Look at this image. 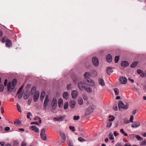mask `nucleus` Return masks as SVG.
I'll return each instance as SVG.
<instances>
[{
    "mask_svg": "<svg viewBox=\"0 0 146 146\" xmlns=\"http://www.w3.org/2000/svg\"><path fill=\"white\" fill-rule=\"evenodd\" d=\"M60 133L62 139L65 140L66 139V137L65 135L62 132H60Z\"/></svg>",
    "mask_w": 146,
    "mask_h": 146,
    "instance_id": "72a5a7b5",
    "label": "nucleus"
},
{
    "mask_svg": "<svg viewBox=\"0 0 146 146\" xmlns=\"http://www.w3.org/2000/svg\"><path fill=\"white\" fill-rule=\"evenodd\" d=\"M17 94H18V98L19 99H20L23 96V93L21 92L18 91Z\"/></svg>",
    "mask_w": 146,
    "mask_h": 146,
    "instance_id": "7c9ffc66",
    "label": "nucleus"
},
{
    "mask_svg": "<svg viewBox=\"0 0 146 146\" xmlns=\"http://www.w3.org/2000/svg\"><path fill=\"white\" fill-rule=\"evenodd\" d=\"M71 84H70L67 85V88L68 89H70L71 88Z\"/></svg>",
    "mask_w": 146,
    "mask_h": 146,
    "instance_id": "13d9d810",
    "label": "nucleus"
},
{
    "mask_svg": "<svg viewBox=\"0 0 146 146\" xmlns=\"http://www.w3.org/2000/svg\"><path fill=\"white\" fill-rule=\"evenodd\" d=\"M27 145V144L25 141H23L21 144V146H26Z\"/></svg>",
    "mask_w": 146,
    "mask_h": 146,
    "instance_id": "3c124183",
    "label": "nucleus"
},
{
    "mask_svg": "<svg viewBox=\"0 0 146 146\" xmlns=\"http://www.w3.org/2000/svg\"><path fill=\"white\" fill-rule=\"evenodd\" d=\"M31 115V113L30 112H29L27 113V117L28 118H30V116Z\"/></svg>",
    "mask_w": 146,
    "mask_h": 146,
    "instance_id": "6e6d98bb",
    "label": "nucleus"
},
{
    "mask_svg": "<svg viewBox=\"0 0 146 146\" xmlns=\"http://www.w3.org/2000/svg\"><path fill=\"white\" fill-rule=\"evenodd\" d=\"M36 126L35 125H33L31 126L30 127L31 128L32 130H34L36 128Z\"/></svg>",
    "mask_w": 146,
    "mask_h": 146,
    "instance_id": "4d7b16f0",
    "label": "nucleus"
},
{
    "mask_svg": "<svg viewBox=\"0 0 146 146\" xmlns=\"http://www.w3.org/2000/svg\"><path fill=\"white\" fill-rule=\"evenodd\" d=\"M68 144L69 146H72L73 144L72 142L71 141H69L68 142Z\"/></svg>",
    "mask_w": 146,
    "mask_h": 146,
    "instance_id": "603ef678",
    "label": "nucleus"
},
{
    "mask_svg": "<svg viewBox=\"0 0 146 146\" xmlns=\"http://www.w3.org/2000/svg\"><path fill=\"white\" fill-rule=\"evenodd\" d=\"M7 39L6 37H4L3 38L2 40V42L3 43L6 42Z\"/></svg>",
    "mask_w": 146,
    "mask_h": 146,
    "instance_id": "09e8293b",
    "label": "nucleus"
},
{
    "mask_svg": "<svg viewBox=\"0 0 146 146\" xmlns=\"http://www.w3.org/2000/svg\"><path fill=\"white\" fill-rule=\"evenodd\" d=\"M106 59L107 62L109 63L112 60V57L110 54H108L106 56Z\"/></svg>",
    "mask_w": 146,
    "mask_h": 146,
    "instance_id": "dca6fc26",
    "label": "nucleus"
},
{
    "mask_svg": "<svg viewBox=\"0 0 146 146\" xmlns=\"http://www.w3.org/2000/svg\"><path fill=\"white\" fill-rule=\"evenodd\" d=\"M23 86H22L21 87V88H19V91H19V92H21V91L22 90V89L23 88Z\"/></svg>",
    "mask_w": 146,
    "mask_h": 146,
    "instance_id": "774afa93",
    "label": "nucleus"
},
{
    "mask_svg": "<svg viewBox=\"0 0 146 146\" xmlns=\"http://www.w3.org/2000/svg\"><path fill=\"white\" fill-rule=\"evenodd\" d=\"M21 123V122L19 120H17V121H16L15 123H14L15 124L17 125V126H18V125L19 124H20Z\"/></svg>",
    "mask_w": 146,
    "mask_h": 146,
    "instance_id": "79ce46f5",
    "label": "nucleus"
},
{
    "mask_svg": "<svg viewBox=\"0 0 146 146\" xmlns=\"http://www.w3.org/2000/svg\"><path fill=\"white\" fill-rule=\"evenodd\" d=\"M78 103L80 105L83 104V99L81 97H79L78 99Z\"/></svg>",
    "mask_w": 146,
    "mask_h": 146,
    "instance_id": "a878e982",
    "label": "nucleus"
},
{
    "mask_svg": "<svg viewBox=\"0 0 146 146\" xmlns=\"http://www.w3.org/2000/svg\"><path fill=\"white\" fill-rule=\"evenodd\" d=\"M116 95H117L119 94V90L117 88H114L113 89Z\"/></svg>",
    "mask_w": 146,
    "mask_h": 146,
    "instance_id": "473e14b6",
    "label": "nucleus"
},
{
    "mask_svg": "<svg viewBox=\"0 0 146 146\" xmlns=\"http://www.w3.org/2000/svg\"><path fill=\"white\" fill-rule=\"evenodd\" d=\"M50 101V99L49 98L48 96L46 95L44 103V106L45 108H46V106L49 102Z\"/></svg>",
    "mask_w": 146,
    "mask_h": 146,
    "instance_id": "9d476101",
    "label": "nucleus"
},
{
    "mask_svg": "<svg viewBox=\"0 0 146 146\" xmlns=\"http://www.w3.org/2000/svg\"><path fill=\"white\" fill-rule=\"evenodd\" d=\"M63 101L62 99L60 98L58 100V104L60 108H62L63 106Z\"/></svg>",
    "mask_w": 146,
    "mask_h": 146,
    "instance_id": "a211bd4d",
    "label": "nucleus"
},
{
    "mask_svg": "<svg viewBox=\"0 0 146 146\" xmlns=\"http://www.w3.org/2000/svg\"><path fill=\"white\" fill-rule=\"evenodd\" d=\"M57 106V100L55 98H54L53 99L52 106V108L53 109H55Z\"/></svg>",
    "mask_w": 146,
    "mask_h": 146,
    "instance_id": "6e6552de",
    "label": "nucleus"
},
{
    "mask_svg": "<svg viewBox=\"0 0 146 146\" xmlns=\"http://www.w3.org/2000/svg\"><path fill=\"white\" fill-rule=\"evenodd\" d=\"M17 110L19 112H21V108L20 106L18 104H17Z\"/></svg>",
    "mask_w": 146,
    "mask_h": 146,
    "instance_id": "a18cd8bd",
    "label": "nucleus"
},
{
    "mask_svg": "<svg viewBox=\"0 0 146 146\" xmlns=\"http://www.w3.org/2000/svg\"><path fill=\"white\" fill-rule=\"evenodd\" d=\"M68 106V102H65L64 105V109H67Z\"/></svg>",
    "mask_w": 146,
    "mask_h": 146,
    "instance_id": "2f4dec72",
    "label": "nucleus"
},
{
    "mask_svg": "<svg viewBox=\"0 0 146 146\" xmlns=\"http://www.w3.org/2000/svg\"><path fill=\"white\" fill-rule=\"evenodd\" d=\"M136 135L134 134H132L130 135L129 136V137L131 139H133L135 137Z\"/></svg>",
    "mask_w": 146,
    "mask_h": 146,
    "instance_id": "58836bf2",
    "label": "nucleus"
},
{
    "mask_svg": "<svg viewBox=\"0 0 146 146\" xmlns=\"http://www.w3.org/2000/svg\"><path fill=\"white\" fill-rule=\"evenodd\" d=\"M31 125L35 124L37 125H39V124L37 122H32L31 123Z\"/></svg>",
    "mask_w": 146,
    "mask_h": 146,
    "instance_id": "5fc2aeb1",
    "label": "nucleus"
},
{
    "mask_svg": "<svg viewBox=\"0 0 146 146\" xmlns=\"http://www.w3.org/2000/svg\"><path fill=\"white\" fill-rule=\"evenodd\" d=\"M62 96L63 98L65 100H67L69 98V94L68 92H64L63 93Z\"/></svg>",
    "mask_w": 146,
    "mask_h": 146,
    "instance_id": "ddd939ff",
    "label": "nucleus"
},
{
    "mask_svg": "<svg viewBox=\"0 0 146 146\" xmlns=\"http://www.w3.org/2000/svg\"><path fill=\"white\" fill-rule=\"evenodd\" d=\"M109 136L110 139V140H111L114 139V137L113 136V134L112 133H110L109 134Z\"/></svg>",
    "mask_w": 146,
    "mask_h": 146,
    "instance_id": "e433bc0d",
    "label": "nucleus"
},
{
    "mask_svg": "<svg viewBox=\"0 0 146 146\" xmlns=\"http://www.w3.org/2000/svg\"><path fill=\"white\" fill-rule=\"evenodd\" d=\"M138 63L137 62H134L131 65V67L132 68H134L137 65Z\"/></svg>",
    "mask_w": 146,
    "mask_h": 146,
    "instance_id": "c85d7f7f",
    "label": "nucleus"
},
{
    "mask_svg": "<svg viewBox=\"0 0 146 146\" xmlns=\"http://www.w3.org/2000/svg\"><path fill=\"white\" fill-rule=\"evenodd\" d=\"M109 118H110L109 119V121H113L114 120V119H115V117L113 116L109 115Z\"/></svg>",
    "mask_w": 146,
    "mask_h": 146,
    "instance_id": "f704fd0d",
    "label": "nucleus"
},
{
    "mask_svg": "<svg viewBox=\"0 0 146 146\" xmlns=\"http://www.w3.org/2000/svg\"><path fill=\"white\" fill-rule=\"evenodd\" d=\"M92 61L93 65L95 67H97L99 64V60L98 58L95 57H93L92 59Z\"/></svg>",
    "mask_w": 146,
    "mask_h": 146,
    "instance_id": "423d86ee",
    "label": "nucleus"
},
{
    "mask_svg": "<svg viewBox=\"0 0 146 146\" xmlns=\"http://www.w3.org/2000/svg\"><path fill=\"white\" fill-rule=\"evenodd\" d=\"M83 97L84 99L85 100H87L88 99V97L85 94H83Z\"/></svg>",
    "mask_w": 146,
    "mask_h": 146,
    "instance_id": "a19ab883",
    "label": "nucleus"
},
{
    "mask_svg": "<svg viewBox=\"0 0 146 146\" xmlns=\"http://www.w3.org/2000/svg\"><path fill=\"white\" fill-rule=\"evenodd\" d=\"M12 42L11 40L7 39L6 42V45L7 47H10L11 46Z\"/></svg>",
    "mask_w": 146,
    "mask_h": 146,
    "instance_id": "412c9836",
    "label": "nucleus"
},
{
    "mask_svg": "<svg viewBox=\"0 0 146 146\" xmlns=\"http://www.w3.org/2000/svg\"><path fill=\"white\" fill-rule=\"evenodd\" d=\"M78 141L81 142H83L85 141L84 139L82 137H80L78 138Z\"/></svg>",
    "mask_w": 146,
    "mask_h": 146,
    "instance_id": "c03bdc74",
    "label": "nucleus"
},
{
    "mask_svg": "<svg viewBox=\"0 0 146 146\" xmlns=\"http://www.w3.org/2000/svg\"><path fill=\"white\" fill-rule=\"evenodd\" d=\"M119 59V56H116L115 58V62L116 63L118 62Z\"/></svg>",
    "mask_w": 146,
    "mask_h": 146,
    "instance_id": "ea45409f",
    "label": "nucleus"
},
{
    "mask_svg": "<svg viewBox=\"0 0 146 146\" xmlns=\"http://www.w3.org/2000/svg\"><path fill=\"white\" fill-rule=\"evenodd\" d=\"M15 88L14 86L12 85L11 82H9L8 83L7 85V88L8 91L9 92H11Z\"/></svg>",
    "mask_w": 146,
    "mask_h": 146,
    "instance_id": "0eeeda50",
    "label": "nucleus"
},
{
    "mask_svg": "<svg viewBox=\"0 0 146 146\" xmlns=\"http://www.w3.org/2000/svg\"><path fill=\"white\" fill-rule=\"evenodd\" d=\"M80 118V117L79 116H75L73 117V119L75 120H78Z\"/></svg>",
    "mask_w": 146,
    "mask_h": 146,
    "instance_id": "37998d69",
    "label": "nucleus"
},
{
    "mask_svg": "<svg viewBox=\"0 0 146 146\" xmlns=\"http://www.w3.org/2000/svg\"><path fill=\"white\" fill-rule=\"evenodd\" d=\"M98 82L102 86H104L105 83L104 80L101 78H100L98 80Z\"/></svg>",
    "mask_w": 146,
    "mask_h": 146,
    "instance_id": "393cba45",
    "label": "nucleus"
},
{
    "mask_svg": "<svg viewBox=\"0 0 146 146\" xmlns=\"http://www.w3.org/2000/svg\"><path fill=\"white\" fill-rule=\"evenodd\" d=\"M66 117L65 116H60L57 117H54L53 119L57 121H61L64 119Z\"/></svg>",
    "mask_w": 146,
    "mask_h": 146,
    "instance_id": "4468645a",
    "label": "nucleus"
},
{
    "mask_svg": "<svg viewBox=\"0 0 146 146\" xmlns=\"http://www.w3.org/2000/svg\"><path fill=\"white\" fill-rule=\"evenodd\" d=\"M112 124V123L109 121L108 123L107 127H110L111 126Z\"/></svg>",
    "mask_w": 146,
    "mask_h": 146,
    "instance_id": "49530a36",
    "label": "nucleus"
},
{
    "mask_svg": "<svg viewBox=\"0 0 146 146\" xmlns=\"http://www.w3.org/2000/svg\"><path fill=\"white\" fill-rule=\"evenodd\" d=\"M4 88V86L3 85H0V91L1 92L3 91Z\"/></svg>",
    "mask_w": 146,
    "mask_h": 146,
    "instance_id": "8fccbe9b",
    "label": "nucleus"
},
{
    "mask_svg": "<svg viewBox=\"0 0 146 146\" xmlns=\"http://www.w3.org/2000/svg\"><path fill=\"white\" fill-rule=\"evenodd\" d=\"M113 72V70L111 68L108 67L107 68V72L108 75H110Z\"/></svg>",
    "mask_w": 146,
    "mask_h": 146,
    "instance_id": "6ab92c4d",
    "label": "nucleus"
},
{
    "mask_svg": "<svg viewBox=\"0 0 146 146\" xmlns=\"http://www.w3.org/2000/svg\"><path fill=\"white\" fill-rule=\"evenodd\" d=\"M34 130L36 132H38L39 131V129L36 127V128Z\"/></svg>",
    "mask_w": 146,
    "mask_h": 146,
    "instance_id": "680f3d73",
    "label": "nucleus"
},
{
    "mask_svg": "<svg viewBox=\"0 0 146 146\" xmlns=\"http://www.w3.org/2000/svg\"><path fill=\"white\" fill-rule=\"evenodd\" d=\"M137 72L140 75V76L141 77L145 76V73H144L143 71L140 69L138 70H137Z\"/></svg>",
    "mask_w": 146,
    "mask_h": 146,
    "instance_id": "f3484780",
    "label": "nucleus"
},
{
    "mask_svg": "<svg viewBox=\"0 0 146 146\" xmlns=\"http://www.w3.org/2000/svg\"><path fill=\"white\" fill-rule=\"evenodd\" d=\"M133 116L132 115H131L130 116V122H131L132 123H133Z\"/></svg>",
    "mask_w": 146,
    "mask_h": 146,
    "instance_id": "864d4df0",
    "label": "nucleus"
},
{
    "mask_svg": "<svg viewBox=\"0 0 146 146\" xmlns=\"http://www.w3.org/2000/svg\"><path fill=\"white\" fill-rule=\"evenodd\" d=\"M113 134L115 136H117L118 134L117 133L116 131H114V132Z\"/></svg>",
    "mask_w": 146,
    "mask_h": 146,
    "instance_id": "0e129e2a",
    "label": "nucleus"
},
{
    "mask_svg": "<svg viewBox=\"0 0 146 146\" xmlns=\"http://www.w3.org/2000/svg\"><path fill=\"white\" fill-rule=\"evenodd\" d=\"M90 76V73L89 72H86L84 74V77L86 79L89 78V77Z\"/></svg>",
    "mask_w": 146,
    "mask_h": 146,
    "instance_id": "bb28decb",
    "label": "nucleus"
},
{
    "mask_svg": "<svg viewBox=\"0 0 146 146\" xmlns=\"http://www.w3.org/2000/svg\"><path fill=\"white\" fill-rule=\"evenodd\" d=\"M135 137L138 140L142 141L143 140V138L138 135H136Z\"/></svg>",
    "mask_w": 146,
    "mask_h": 146,
    "instance_id": "4c0bfd02",
    "label": "nucleus"
},
{
    "mask_svg": "<svg viewBox=\"0 0 146 146\" xmlns=\"http://www.w3.org/2000/svg\"><path fill=\"white\" fill-rule=\"evenodd\" d=\"M145 141H143L141 144V145H145Z\"/></svg>",
    "mask_w": 146,
    "mask_h": 146,
    "instance_id": "69168bd1",
    "label": "nucleus"
},
{
    "mask_svg": "<svg viewBox=\"0 0 146 146\" xmlns=\"http://www.w3.org/2000/svg\"><path fill=\"white\" fill-rule=\"evenodd\" d=\"M45 96V92H42L41 94L40 99L42 101L44 99Z\"/></svg>",
    "mask_w": 146,
    "mask_h": 146,
    "instance_id": "cd10ccee",
    "label": "nucleus"
},
{
    "mask_svg": "<svg viewBox=\"0 0 146 146\" xmlns=\"http://www.w3.org/2000/svg\"><path fill=\"white\" fill-rule=\"evenodd\" d=\"M140 122L138 121H135L134 124H132L131 127L133 128H136L139 126Z\"/></svg>",
    "mask_w": 146,
    "mask_h": 146,
    "instance_id": "2eb2a0df",
    "label": "nucleus"
},
{
    "mask_svg": "<svg viewBox=\"0 0 146 146\" xmlns=\"http://www.w3.org/2000/svg\"><path fill=\"white\" fill-rule=\"evenodd\" d=\"M1 112L2 113H3L4 112L3 108L2 107H1Z\"/></svg>",
    "mask_w": 146,
    "mask_h": 146,
    "instance_id": "052dcab7",
    "label": "nucleus"
},
{
    "mask_svg": "<svg viewBox=\"0 0 146 146\" xmlns=\"http://www.w3.org/2000/svg\"><path fill=\"white\" fill-rule=\"evenodd\" d=\"M7 80H5L4 83L5 86H6L7 85Z\"/></svg>",
    "mask_w": 146,
    "mask_h": 146,
    "instance_id": "338daca9",
    "label": "nucleus"
},
{
    "mask_svg": "<svg viewBox=\"0 0 146 146\" xmlns=\"http://www.w3.org/2000/svg\"><path fill=\"white\" fill-rule=\"evenodd\" d=\"M85 86L84 83L82 82H80L78 84V88L81 90H84Z\"/></svg>",
    "mask_w": 146,
    "mask_h": 146,
    "instance_id": "9b49d317",
    "label": "nucleus"
},
{
    "mask_svg": "<svg viewBox=\"0 0 146 146\" xmlns=\"http://www.w3.org/2000/svg\"><path fill=\"white\" fill-rule=\"evenodd\" d=\"M84 89L87 92L90 93L92 92V89L91 87L89 86H86Z\"/></svg>",
    "mask_w": 146,
    "mask_h": 146,
    "instance_id": "aec40b11",
    "label": "nucleus"
},
{
    "mask_svg": "<svg viewBox=\"0 0 146 146\" xmlns=\"http://www.w3.org/2000/svg\"><path fill=\"white\" fill-rule=\"evenodd\" d=\"M120 131L121 133H122L125 136H127V134L124 131V130L123 129H121L120 130Z\"/></svg>",
    "mask_w": 146,
    "mask_h": 146,
    "instance_id": "c9c22d12",
    "label": "nucleus"
},
{
    "mask_svg": "<svg viewBox=\"0 0 146 146\" xmlns=\"http://www.w3.org/2000/svg\"><path fill=\"white\" fill-rule=\"evenodd\" d=\"M31 99H29L28 100V104L29 105H30L31 102Z\"/></svg>",
    "mask_w": 146,
    "mask_h": 146,
    "instance_id": "e2e57ef3",
    "label": "nucleus"
},
{
    "mask_svg": "<svg viewBox=\"0 0 146 146\" xmlns=\"http://www.w3.org/2000/svg\"><path fill=\"white\" fill-rule=\"evenodd\" d=\"M40 136L42 139L43 140H46V139L45 130L44 129H42L41 130L40 133Z\"/></svg>",
    "mask_w": 146,
    "mask_h": 146,
    "instance_id": "39448f33",
    "label": "nucleus"
},
{
    "mask_svg": "<svg viewBox=\"0 0 146 146\" xmlns=\"http://www.w3.org/2000/svg\"><path fill=\"white\" fill-rule=\"evenodd\" d=\"M29 93L28 91L25 92L24 95V98L25 99H27L29 96Z\"/></svg>",
    "mask_w": 146,
    "mask_h": 146,
    "instance_id": "4be33fe9",
    "label": "nucleus"
},
{
    "mask_svg": "<svg viewBox=\"0 0 146 146\" xmlns=\"http://www.w3.org/2000/svg\"><path fill=\"white\" fill-rule=\"evenodd\" d=\"M91 75L93 77H95L97 75V72L95 70H92L90 72Z\"/></svg>",
    "mask_w": 146,
    "mask_h": 146,
    "instance_id": "b1692460",
    "label": "nucleus"
},
{
    "mask_svg": "<svg viewBox=\"0 0 146 146\" xmlns=\"http://www.w3.org/2000/svg\"><path fill=\"white\" fill-rule=\"evenodd\" d=\"M36 88L34 87L32 88L31 90V93L33 94L34 93L33 96V99L35 102H36L37 101L39 96V92L38 91H36Z\"/></svg>",
    "mask_w": 146,
    "mask_h": 146,
    "instance_id": "f257e3e1",
    "label": "nucleus"
},
{
    "mask_svg": "<svg viewBox=\"0 0 146 146\" xmlns=\"http://www.w3.org/2000/svg\"><path fill=\"white\" fill-rule=\"evenodd\" d=\"M128 65V63L127 61H124L122 62L121 65L123 67H126Z\"/></svg>",
    "mask_w": 146,
    "mask_h": 146,
    "instance_id": "5701e85b",
    "label": "nucleus"
},
{
    "mask_svg": "<svg viewBox=\"0 0 146 146\" xmlns=\"http://www.w3.org/2000/svg\"><path fill=\"white\" fill-rule=\"evenodd\" d=\"M76 104V102L74 100H71L69 102V106L72 108H74Z\"/></svg>",
    "mask_w": 146,
    "mask_h": 146,
    "instance_id": "f8f14e48",
    "label": "nucleus"
},
{
    "mask_svg": "<svg viewBox=\"0 0 146 146\" xmlns=\"http://www.w3.org/2000/svg\"><path fill=\"white\" fill-rule=\"evenodd\" d=\"M79 94L78 92L76 90H73L71 92V95L73 99H76Z\"/></svg>",
    "mask_w": 146,
    "mask_h": 146,
    "instance_id": "20e7f679",
    "label": "nucleus"
},
{
    "mask_svg": "<svg viewBox=\"0 0 146 146\" xmlns=\"http://www.w3.org/2000/svg\"><path fill=\"white\" fill-rule=\"evenodd\" d=\"M84 82L85 84L87 85L91 86H93L94 85V82L93 80L90 78L87 79L86 81V80H85Z\"/></svg>",
    "mask_w": 146,
    "mask_h": 146,
    "instance_id": "f03ea898",
    "label": "nucleus"
},
{
    "mask_svg": "<svg viewBox=\"0 0 146 146\" xmlns=\"http://www.w3.org/2000/svg\"><path fill=\"white\" fill-rule=\"evenodd\" d=\"M118 106L119 109L120 110L122 109H126L128 108V106L127 105L125 106L122 102H119Z\"/></svg>",
    "mask_w": 146,
    "mask_h": 146,
    "instance_id": "7ed1b4c3",
    "label": "nucleus"
},
{
    "mask_svg": "<svg viewBox=\"0 0 146 146\" xmlns=\"http://www.w3.org/2000/svg\"><path fill=\"white\" fill-rule=\"evenodd\" d=\"M17 81V80L15 79L13 80L12 82L11 83L12 85L14 86V87H15V85L16 84Z\"/></svg>",
    "mask_w": 146,
    "mask_h": 146,
    "instance_id": "c756f323",
    "label": "nucleus"
},
{
    "mask_svg": "<svg viewBox=\"0 0 146 146\" xmlns=\"http://www.w3.org/2000/svg\"><path fill=\"white\" fill-rule=\"evenodd\" d=\"M10 129V127H5V131H7L9 130Z\"/></svg>",
    "mask_w": 146,
    "mask_h": 146,
    "instance_id": "bf43d9fd",
    "label": "nucleus"
},
{
    "mask_svg": "<svg viewBox=\"0 0 146 146\" xmlns=\"http://www.w3.org/2000/svg\"><path fill=\"white\" fill-rule=\"evenodd\" d=\"M120 83L122 84H125L127 82V79L125 77H121L119 78Z\"/></svg>",
    "mask_w": 146,
    "mask_h": 146,
    "instance_id": "1a4fd4ad",
    "label": "nucleus"
},
{
    "mask_svg": "<svg viewBox=\"0 0 146 146\" xmlns=\"http://www.w3.org/2000/svg\"><path fill=\"white\" fill-rule=\"evenodd\" d=\"M70 129L72 130L73 131H74L75 130V128L74 127V126H70L69 127Z\"/></svg>",
    "mask_w": 146,
    "mask_h": 146,
    "instance_id": "de8ad7c7",
    "label": "nucleus"
}]
</instances>
